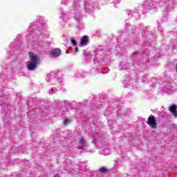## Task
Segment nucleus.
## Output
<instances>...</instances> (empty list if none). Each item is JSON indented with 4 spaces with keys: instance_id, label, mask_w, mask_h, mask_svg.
<instances>
[{
    "instance_id": "f257e3e1",
    "label": "nucleus",
    "mask_w": 177,
    "mask_h": 177,
    "mask_svg": "<svg viewBox=\"0 0 177 177\" xmlns=\"http://www.w3.org/2000/svg\"><path fill=\"white\" fill-rule=\"evenodd\" d=\"M30 62L28 64V69L32 71L37 69V64L41 63V57L37 55L35 53H28Z\"/></svg>"
},
{
    "instance_id": "f03ea898",
    "label": "nucleus",
    "mask_w": 177,
    "mask_h": 177,
    "mask_svg": "<svg viewBox=\"0 0 177 177\" xmlns=\"http://www.w3.org/2000/svg\"><path fill=\"white\" fill-rule=\"evenodd\" d=\"M146 124L150 127L152 129H156L157 128V124H160L158 118H157L153 115H150L146 122Z\"/></svg>"
},
{
    "instance_id": "7ed1b4c3",
    "label": "nucleus",
    "mask_w": 177,
    "mask_h": 177,
    "mask_svg": "<svg viewBox=\"0 0 177 177\" xmlns=\"http://www.w3.org/2000/svg\"><path fill=\"white\" fill-rule=\"evenodd\" d=\"M51 57H59L62 55V50L60 48H55L50 51Z\"/></svg>"
},
{
    "instance_id": "20e7f679",
    "label": "nucleus",
    "mask_w": 177,
    "mask_h": 177,
    "mask_svg": "<svg viewBox=\"0 0 177 177\" xmlns=\"http://www.w3.org/2000/svg\"><path fill=\"white\" fill-rule=\"evenodd\" d=\"M169 111L174 117H177V106L176 104L169 106Z\"/></svg>"
},
{
    "instance_id": "39448f33",
    "label": "nucleus",
    "mask_w": 177,
    "mask_h": 177,
    "mask_svg": "<svg viewBox=\"0 0 177 177\" xmlns=\"http://www.w3.org/2000/svg\"><path fill=\"white\" fill-rule=\"evenodd\" d=\"M89 44V38L87 35L84 36L80 41V45L82 46H85V45H88Z\"/></svg>"
},
{
    "instance_id": "423d86ee",
    "label": "nucleus",
    "mask_w": 177,
    "mask_h": 177,
    "mask_svg": "<svg viewBox=\"0 0 177 177\" xmlns=\"http://www.w3.org/2000/svg\"><path fill=\"white\" fill-rule=\"evenodd\" d=\"M79 149H80V150L84 149L85 146V139H84V138H79Z\"/></svg>"
},
{
    "instance_id": "0eeeda50",
    "label": "nucleus",
    "mask_w": 177,
    "mask_h": 177,
    "mask_svg": "<svg viewBox=\"0 0 177 177\" xmlns=\"http://www.w3.org/2000/svg\"><path fill=\"white\" fill-rule=\"evenodd\" d=\"M99 171L102 174H107V172H109V169H107L106 167H101L99 169Z\"/></svg>"
},
{
    "instance_id": "6e6552de",
    "label": "nucleus",
    "mask_w": 177,
    "mask_h": 177,
    "mask_svg": "<svg viewBox=\"0 0 177 177\" xmlns=\"http://www.w3.org/2000/svg\"><path fill=\"white\" fill-rule=\"evenodd\" d=\"M68 122H70V120H68V119H65L64 120V122H63V124H64V125H67V124H68Z\"/></svg>"
},
{
    "instance_id": "1a4fd4ad",
    "label": "nucleus",
    "mask_w": 177,
    "mask_h": 177,
    "mask_svg": "<svg viewBox=\"0 0 177 177\" xmlns=\"http://www.w3.org/2000/svg\"><path fill=\"white\" fill-rule=\"evenodd\" d=\"M72 44L74 45V46H77V41L74 39L71 40Z\"/></svg>"
},
{
    "instance_id": "9d476101",
    "label": "nucleus",
    "mask_w": 177,
    "mask_h": 177,
    "mask_svg": "<svg viewBox=\"0 0 177 177\" xmlns=\"http://www.w3.org/2000/svg\"><path fill=\"white\" fill-rule=\"evenodd\" d=\"M78 50H79L78 47H76V48H75V52H78Z\"/></svg>"
},
{
    "instance_id": "9b49d317",
    "label": "nucleus",
    "mask_w": 177,
    "mask_h": 177,
    "mask_svg": "<svg viewBox=\"0 0 177 177\" xmlns=\"http://www.w3.org/2000/svg\"><path fill=\"white\" fill-rule=\"evenodd\" d=\"M66 53H67V51H66Z\"/></svg>"
}]
</instances>
